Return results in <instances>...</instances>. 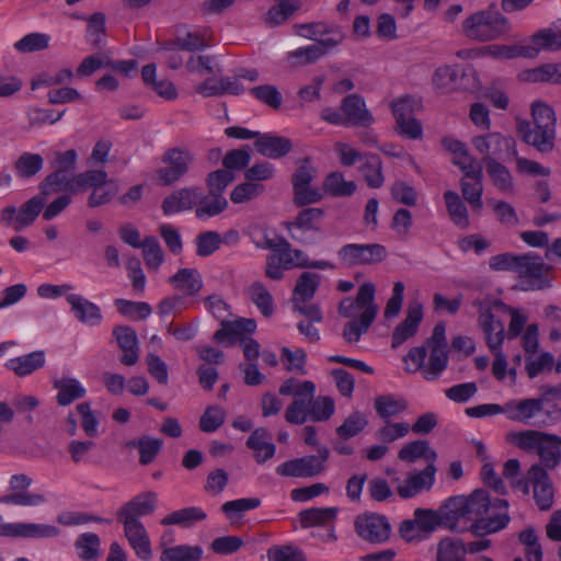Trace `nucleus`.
Wrapping results in <instances>:
<instances>
[{"label":"nucleus","mask_w":561,"mask_h":561,"mask_svg":"<svg viewBox=\"0 0 561 561\" xmlns=\"http://www.w3.org/2000/svg\"><path fill=\"white\" fill-rule=\"evenodd\" d=\"M486 173L493 185L502 193H514V179L511 171L500 161L492 160L485 164Z\"/></svg>","instance_id":"nucleus-42"},{"label":"nucleus","mask_w":561,"mask_h":561,"mask_svg":"<svg viewBox=\"0 0 561 561\" xmlns=\"http://www.w3.org/2000/svg\"><path fill=\"white\" fill-rule=\"evenodd\" d=\"M228 205L225 195L210 193L209 191L206 195H203L199 192L195 215L199 219L213 218L224 213L228 208Z\"/></svg>","instance_id":"nucleus-31"},{"label":"nucleus","mask_w":561,"mask_h":561,"mask_svg":"<svg viewBox=\"0 0 561 561\" xmlns=\"http://www.w3.org/2000/svg\"><path fill=\"white\" fill-rule=\"evenodd\" d=\"M447 211L453 222L461 229H467L470 225L467 207L460 196L454 191L444 193Z\"/></svg>","instance_id":"nucleus-45"},{"label":"nucleus","mask_w":561,"mask_h":561,"mask_svg":"<svg viewBox=\"0 0 561 561\" xmlns=\"http://www.w3.org/2000/svg\"><path fill=\"white\" fill-rule=\"evenodd\" d=\"M511 30L508 20L497 10L495 2L485 10L472 13L462 22V32L466 37L489 42L501 37Z\"/></svg>","instance_id":"nucleus-2"},{"label":"nucleus","mask_w":561,"mask_h":561,"mask_svg":"<svg viewBox=\"0 0 561 561\" xmlns=\"http://www.w3.org/2000/svg\"><path fill=\"white\" fill-rule=\"evenodd\" d=\"M336 507H312L301 511L298 517L302 528H310L333 523L336 519Z\"/></svg>","instance_id":"nucleus-36"},{"label":"nucleus","mask_w":561,"mask_h":561,"mask_svg":"<svg viewBox=\"0 0 561 561\" xmlns=\"http://www.w3.org/2000/svg\"><path fill=\"white\" fill-rule=\"evenodd\" d=\"M123 355L119 362L126 366H134L139 359V344L136 331L128 325H116L112 331Z\"/></svg>","instance_id":"nucleus-19"},{"label":"nucleus","mask_w":561,"mask_h":561,"mask_svg":"<svg viewBox=\"0 0 561 561\" xmlns=\"http://www.w3.org/2000/svg\"><path fill=\"white\" fill-rule=\"evenodd\" d=\"M271 439L270 431L265 427H259L251 433L245 442L247 447L253 450V457L259 465L272 459L276 453V446Z\"/></svg>","instance_id":"nucleus-23"},{"label":"nucleus","mask_w":561,"mask_h":561,"mask_svg":"<svg viewBox=\"0 0 561 561\" xmlns=\"http://www.w3.org/2000/svg\"><path fill=\"white\" fill-rule=\"evenodd\" d=\"M354 181H346L342 172L334 171L327 175L323 181V191L332 197H348L356 191Z\"/></svg>","instance_id":"nucleus-39"},{"label":"nucleus","mask_w":561,"mask_h":561,"mask_svg":"<svg viewBox=\"0 0 561 561\" xmlns=\"http://www.w3.org/2000/svg\"><path fill=\"white\" fill-rule=\"evenodd\" d=\"M117 311L127 318L133 320H145L151 312L152 308L148 302L144 301H131L123 298H118L114 301Z\"/></svg>","instance_id":"nucleus-58"},{"label":"nucleus","mask_w":561,"mask_h":561,"mask_svg":"<svg viewBox=\"0 0 561 561\" xmlns=\"http://www.w3.org/2000/svg\"><path fill=\"white\" fill-rule=\"evenodd\" d=\"M534 126L538 129L556 131L557 117L554 110L547 103L536 101L531 104Z\"/></svg>","instance_id":"nucleus-49"},{"label":"nucleus","mask_w":561,"mask_h":561,"mask_svg":"<svg viewBox=\"0 0 561 561\" xmlns=\"http://www.w3.org/2000/svg\"><path fill=\"white\" fill-rule=\"evenodd\" d=\"M543 409V399L510 400L503 404L505 416L513 422L530 424L531 419L537 416Z\"/></svg>","instance_id":"nucleus-17"},{"label":"nucleus","mask_w":561,"mask_h":561,"mask_svg":"<svg viewBox=\"0 0 561 561\" xmlns=\"http://www.w3.org/2000/svg\"><path fill=\"white\" fill-rule=\"evenodd\" d=\"M358 170L363 174L368 187L379 188L383 185L382 161L379 156L369 152L366 153Z\"/></svg>","instance_id":"nucleus-35"},{"label":"nucleus","mask_w":561,"mask_h":561,"mask_svg":"<svg viewBox=\"0 0 561 561\" xmlns=\"http://www.w3.org/2000/svg\"><path fill=\"white\" fill-rule=\"evenodd\" d=\"M69 172L53 171L39 184V192L47 197L53 193L69 192L77 194L75 186V175L69 176Z\"/></svg>","instance_id":"nucleus-30"},{"label":"nucleus","mask_w":561,"mask_h":561,"mask_svg":"<svg viewBox=\"0 0 561 561\" xmlns=\"http://www.w3.org/2000/svg\"><path fill=\"white\" fill-rule=\"evenodd\" d=\"M313 397L293 400L285 411L286 422L295 425L305 424L310 420V404Z\"/></svg>","instance_id":"nucleus-59"},{"label":"nucleus","mask_w":561,"mask_h":561,"mask_svg":"<svg viewBox=\"0 0 561 561\" xmlns=\"http://www.w3.org/2000/svg\"><path fill=\"white\" fill-rule=\"evenodd\" d=\"M255 329L256 322L253 319L241 318L234 321H222L221 328L214 334V340L220 343L228 337L253 333Z\"/></svg>","instance_id":"nucleus-38"},{"label":"nucleus","mask_w":561,"mask_h":561,"mask_svg":"<svg viewBox=\"0 0 561 561\" xmlns=\"http://www.w3.org/2000/svg\"><path fill=\"white\" fill-rule=\"evenodd\" d=\"M206 513L196 506L185 507L182 510L174 511L161 520V525H190L194 522L204 520Z\"/></svg>","instance_id":"nucleus-57"},{"label":"nucleus","mask_w":561,"mask_h":561,"mask_svg":"<svg viewBox=\"0 0 561 561\" xmlns=\"http://www.w3.org/2000/svg\"><path fill=\"white\" fill-rule=\"evenodd\" d=\"M435 463H427L423 470L410 471L398 484L396 491L402 500L412 499L424 491H430L435 483Z\"/></svg>","instance_id":"nucleus-13"},{"label":"nucleus","mask_w":561,"mask_h":561,"mask_svg":"<svg viewBox=\"0 0 561 561\" xmlns=\"http://www.w3.org/2000/svg\"><path fill=\"white\" fill-rule=\"evenodd\" d=\"M516 130L520 139L538 152L548 154L553 151L557 131L538 129L531 126L530 122L524 119L517 121Z\"/></svg>","instance_id":"nucleus-15"},{"label":"nucleus","mask_w":561,"mask_h":561,"mask_svg":"<svg viewBox=\"0 0 561 561\" xmlns=\"http://www.w3.org/2000/svg\"><path fill=\"white\" fill-rule=\"evenodd\" d=\"M124 535L136 556L144 561L152 558L151 542L144 524L123 525Z\"/></svg>","instance_id":"nucleus-26"},{"label":"nucleus","mask_w":561,"mask_h":561,"mask_svg":"<svg viewBox=\"0 0 561 561\" xmlns=\"http://www.w3.org/2000/svg\"><path fill=\"white\" fill-rule=\"evenodd\" d=\"M459 76H465L457 66H443L436 69L433 76V84L443 91H451L458 89L456 84Z\"/></svg>","instance_id":"nucleus-61"},{"label":"nucleus","mask_w":561,"mask_h":561,"mask_svg":"<svg viewBox=\"0 0 561 561\" xmlns=\"http://www.w3.org/2000/svg\"><path fill=\"white\" fill-rule=\"evenodd\" d=\"M377 414L388 421L390 417L396 416L408 408V402L402 398H396L391 394L378 396L374 403Z\"/></svg>","instance_id":"nucleus-47"},{"label":"nucleus","mask_w":561,"mask_h":561,"mask_svg":"<svg viewBox=\"0 0 561 561\" xmlns=\"http://www.w3.org/2000/svg\"><path fill=\"white\" fill-rule=\"evenodd\" d=\"M324 217L322 208H304L290 221L284 222L291 240L302 244L310 245L317 242V238L322 233L321 221Z\"/></svg>","instance_id":"nucleus-4"},{"label":"nucleus","mask_w":561,"mask_h":561,"mask_svg":"<svg viewBox=\"0 0 561 561\" xmlns=\"http://www.w3.org/2000/svg\"><path fill=\"white\" fill-rule=\"evenodd\" d=\"M476 179L467 180L461 179L460 186L463 198L471 205L474 210H481L482 204V178H480L479 170L474 172Z\"/></svg>","instance_id":"nucleus-56"},{"label":"nucleus","mask_w":561,"mask_h":561,"mask_svg":"<svg viewBox=\"0 0 561 561\" xmlns=\"http://www.w3.org/2000/svg\"><path fill=\"white\" fill-rule=\"evenodd\" d=\"M293 30L297 36L316 41L317 45H323L327 48H336L346 37L342 27L324 21L296 23Z\"/></svg>","instance_id":"nucleus-9"},{"label":"nucleus","mask_w":561,"mask_h":561,"mask_svg":"<svg viewBox=\"0 0 561 561\" xmlns=\"http://www.w3.org/2000/svg\"><path fill=\"white\" fill-rule=\"evenodd\" d=\"M552 273L553 267L546 264L540 255L534 252L520 255L516 274L522 290L536 291L551 288Z\"/></svg>","instance_id":"nucleus-3"},{"label":"nucleus","mask_w":561,"mask_h":561,"mask_svg":"<svg viewBox=\"0 0 561 561\" xmlns=\"http://www.w3.org/2000/svg\"><path fill=\"white\" fill-rule=\"evenodd\" d=\"M157 503L158 494L156 492L139 493L118 508L117 520L122 525L142 524L140 517L151 515L157 508Z\"/></svg>","instance_id":"nucleus-11"},{"label":"nucleus","mask_w":561,"mask_h":561,"mask_svg":"<svg viewBox=\"0 0 561 561\" xmlns=\"http://www.w3.org/2000/svg\"><path fill=\"white\" fill-rule=\"evenodd\" d=\"M423 319V308L420 304H411L408 307L405 319L396 327L391 335V346L397 348L409 337L416 334Z\"/></svg>","instance_id":"nucleus-21"},{"label":"nucleus","mask_w":561,"mask_h":561,"mask_svg":"<svg viewBox=\"0 0 561 561\" xmlns=\"http://www.w3.org/2000/svg\"><path fill=\"white\" fill-rule=\"evenodd\" d=\"M334 48H327L323 45L311 44L308 46L299 47L287 54V60L293 66H305L316 64L319 59L325 56Z\"/></svg>","instance_id":"nucleus-37"},{"label":"nucleus","mask_w":561,"mask_h":561,"mask_svg":"<svg viewBox=\"0 0 561 561\" xmlns=\"http://www.w3.org/2000/svg\"><path fill=\"white\" fill-rule=\"evenodd\" d=\"M267 12L262 16L263 22L270 27H276L287 22L301 7L299 0H274Z\"/></svg>","instance_id":"nucleus-28"},{"label":"nucleus","mask_w":561,"mask_h":561,"mask_svg":"<svg viewBox=\"0 0 561 561\" xmlns=\"http://www.w3.org/2000/svg\"><path fill=\"white\" fill-rule=\"evenodd\" d=\"M426 346L430 348V359L422 373L426 380L432 381L437 379L448 365V344L444 322H438L434 327L431 337L426 340Z\"/></svg>","instance_id":"nucleus-6"},{"label":"nucleus","mask_w":561,"mask_h":561,"mask_svg":"<svg viewBox=\"0 0 561 561\" xmlns=\"http://www.w3.org/2000/svg\"><path fill=\"white\" fill-rule=\"evenodd\" d=\"M106 16L103 12H94L87 19V42L100 48L106 36Z\"/></svg>","instance_id":"nucleus-51"},{"label":"nucleus","mask_w":561,"mask_h":561,"mask_svg":"<svg viewBox=\"0 0 561 561\" xmlns=\"http://www.w3.org/2000/svg\"><path fill=\"white\" fill-rule=\"evenodd\" d=\"M399 459L408 462H415L420 458H424L428 463H434L437 454L432 449L426 440H414L404 445L398 453Z\"/></svg>","instance_id":"nucleus-40"},{"label":"nucleus","mask_w":561,"mask_h":561,"mask_svg":"<svg viewBox=\"0 0 561 561\" xmlns=\"http://www.w3.org/2000/svg\"><path fill=\"white\" fill-rule=\"evenodd\" d=\"M325 466H321L313 455L295 458L280 463L276 468V473L280 477L311 478L324 471Z\"/></svg>","instance_id":"nucleus-18"},{"label":"nucleus","mask_w":561,"mask_h":561,"mask_svg":"<svg viewBox=\"0 0 561 561\" xmlns=\"http://www.w3.org/2000/svg\"><path fill=\"white\" fill-rule=\"evenodd\" d=\"M320 275L311 272H304L297 279L296 286L294 288V298L295 300L305 304L311 300L320 285Z\"/></svg>","instance_id":"nucleus-44"},{"label":"nucleus","mask_w":561,"mask_h":561,"mask_svg":"<svg viewBox=\"0 0 561 561\" xmlns=\"http://www.w3.org/2000/svg\"><path fill=\"white\" fill-rule=\"evenodd\" d=\"M528 479L538 508L549 511L554 503V488L548 472L541 466L531 465L528 469Z\"/></svg>","instance_id":"nucleus-14"},{"label":"nucleus","mask_w":561,"mask_h":561,"mask_svg":"<svg viewBox=\"0 0 561 561\" xmlns=\"http://www.w3.org/2000/svg\"><path fill=\"white\" fill-rule=\"evenodd\" d=\"M247 294L264 317H270L273 313V297L261 282L250 285Z\"/></svg>","instance_id":"nucleus-54"},{"label":"nucleus","mask_w":561,"mask_h":561,"mask_svg":"<svg viewBox=\"0 0 561 561\" xmlns=\"http://www.w3.org/2000/svg\"><path fill=\"white\" fill-rule=\"evenodd\" d=\"M54 388L58 390L56 400L60 407H66L77 399L85 396L87 390L75 378H61L54 381Z\"/></svg>","instance_id":"nucleus-34"},{"label":"nucleus","mask_w":561,"mask_h":561,"mask_svg":"<svg viewBox=\"0 0 561 561\" xmlns=\"http://www.w3.org/2000/svg\"><path fill=\"white\" fill-rule=\"evenodd\" d=\"M169 282L186 296L196 295L203 287L202 275L196 268H181L169 278Z\"/></svg>","instance_id":"nucleus-29"},{"label":"nucleus","mask_w":561,"mask_h":561,"mask_svg":"<svg viewBox=\"0 0 561 561\" xmlns=\"http://www.w3.org/2000/svg\"><path fill=\"white\" fill-rule=\"evenodd\" d=\"M50 36L45 33H30L14 43V49L22 54L42 51L49 47Z\"/></svg>","instance_id":"nucleus-60"},{"label":"nucleus","mask_w":561,"mask_h":561,"mask_svg":"<svg viewBox=\"0 0 561 561\" xmlns=\"http://www.w3.org/2000/svg\"><path fill=\"white\" fill-rule=\"evenodd\" d=\"M478 320L481 329L485 334L490 351H499L503 344L505 335L503 322L495 320V317L490 308L481 310Z\"/></svg>","instance_id":"nucleus-25"},{"label":"nucleus","mask_w":561,"mask_h":561,"mask_svg":"<svg viewBox=\"0 0 561 561\" xmlns=\"http://www.w3.org/2000/svg\"><path fill=\"white\" fill-rule=\"evenodd\" d=\"M44 365L45 352L34 351L26 355L11 358L7 364V367L11 369L16 376L24 377L42 368Z\"/></svg>","instance_id":"nucleus-32"},{"label":"nucleus","mask_w":561,"mask_h":561,"mask_svg":"<svg viewBox=\"0 0 561 561\" xmlns=\"http://www.w3.org/2000/svg\"><path fill=\"white\" fill-rule=\"evenodd\" d=\"M45 203L46 197L41 192L25 202L18 210L14 230L21 231L31 226L42 211Z\"/></svg>","instance_id":"nucleus-33"},{"label":"nucleus","mask_w":561,"mask_h":561,"mask_svg":"<svg viewBox=\"0 0 561 561\" xmlns=\"http://www.w3.org/2000/svg\"><path fill=\"white\" fill-rule=\"evenodd\" d=\"M198 198V187H183L164 197L161 208L165 216L174 215L196 207Z\"/></svg>","instance_id":"nucleus-20"},{"label":"nucleus","mask_w":561,"mask_h":561,"mask_svg":"<svg viewBox=\"0 0 561 561\" xmlns=\"http://www.w3.org/2000/svg\"><path fill=\"white\" fill-rule=\"evenodd\" d=\"M547 433L535 431V430H525L519 432H508L506 433V442L515 445L519 449L530 453L534 450H538L539 445Z\"/></svg>","instance_id":"nucleus-41"},{"label":"nucleus","mask_w":561,"mask_h":561,"mask_svg":"<svg viewBox=\"0 0 561 561\" xmlns=\"http://www.w3.org/2000/svg\"><path fill=\"white\" fill-rule=\"evenodd\" d=\"M317 175V169L311 165L310 159H304L302 163L297 168L291 176L294 190V203L301 207L309 204L318 203L323 195L319 188L312 187L310 184Z\"/></svg>","instance_id":"nucleus-8"},{"label":"nucleus","mask_w":561,"mask_h":561,"mask_svg":"<svg viewBox=\"0 0 561 561\" xmlns=\"http://www.w3.org/2000/svg\"><path fill=\"white\" fill-rule=\"evenodd\" d=\"M161 160L167 167L157 171L158 179L163 185H172L188 172L195 157L185 147H174L165 150Z\"/></svg>","instance_id":"nucleus-7"},{"label":"nucleus","mask_w":561,"mask_h":561,"mask_svg":"<svg viewBox=\"0 0 561 561\" xmlns=\"http://www.w3.org/2000/svg\"><path fill=\"white\" fill-rule=\"evenodd\" d=\"M368 424L367 419L359 411L352 412L336 428V434L342 439H350L360 433Z\"/></svg>","instance_id":"nucleus-64"},{"label":"nucleus","mask_w":561,"mask_h":561,"mask_svg":"<svg viewBox=\"0 0 561 561\" xmlns=\"http://www.w3.org/2000/svg\"><path fill=\"white\" fill-rule=\"evenodd\" d=\"M66 300L79 322L91 327L99 325L102 322L101 309L94 302L77 294L68 295Z\"/></svg>","instance_id":"nucleus-22"},{"label":"nucleus","mask_w":561,"mask_h":561,"mask_svg":"<svg viewBox=\"0 0 561 561\" xmlns=\"http://www.w3.org/2000/svg\"><path fill=\"white\" fill-rule=\"evenodd\" d=\"M129 445L138 449L140 465L147 466L156 459L162 449L163 442L162 439L145 435L136 442H130Z\"/></svg>","instance_id":"nucleus-55"},{"label":"nucleus","mask_w":561,"mask_h":561,"mask_svg":"<svg viewBox=\"0 0 561 561\" xmlns=\"http://www.w3.org/2000/svg\"><path fill=\"white\" fill-rule=\"evenodd\" d=\"M386 256V248L378 243H350L337 251L340 262L347 267L377 264L382 262Z\"/></svg>","instance_id":"nucleus-10"},{"label":"nucleus","mask_w":561,"mask_h":561,"mask_svg":"<svg viewBox=\"0 0 561 561\" xmlns=\"http://www.w3.org/2000/svg\"><path fill=\"white\" fill-rule=\"evenodd\" d=\"M537 455L540 459L536 466H541L548 470H554L561 463V437L554 434H548L542 439Z\"/></svg>","instance_id":"nucleus-27"},{"label":"nucleus","mask_w":561,"mask_h":561,"mask_svg":"<svg viewBox=\"0 0 561 561\" xmlns=\"http://www.w3.org/2000/svg\"><path fill=\"white\" fill-rule=\"evenodd\" d=\"M508 522L510 516L506 512L497 513L488 518L482 516L472 523L470 530L473 535L482 537L504 529Z\"/></svg>","instance_id":"nucleus-46"},{"label":"nucleus","mask_w":561,"mask_h":561,"mask_svg":"<svg viewBox=\"0 0 561 561\" xmlns=\"http://www.w3.org/2000/svg\"><path fill=\"white\" fill-rule=\"evenodd\" d=\"M468 500V519L476 520L486 514L491 507L489 493L484 490H474Z\"/></svg>","instance_id":"nucleus-62"},{"label":"nucleus","mask_w":561,"mask_h":561,"mask_svg":"<svg viewBox=\"0 0 561 561\" xmlns=\"http://www.w3.org/2000/svg\"><path fill=\"white\" fill-rule=\"evenodd\" d=\"M341 111L344 113L346 125L354 127H369L374 123V116L366 107L365 100L358 94H348L341 102Z\"/></svg>","instance_id":"nucleus-16"},{"label":"nucleus","mask_w":561,"mask_h":561,"mask_svg":"<svg viewBox=\"0 0 561 561\" xmlns=\"http://www.w3.org/2000/svg\"><path fill=\"white\" fill-rule=\"evenodd\" d=\"M445 524L451 525L460 518L468 519V500L467 496H453L439 510Z\"/></svg>","instance_id":"nucleus-53"},{"label":"nucleus","mask_w":561,"mask_h":561,"mask_svg":"<svg viewBox=\"0 0 561 561\" xmlns=\"http://www.w3.org/2000/svg\"><path fill=\"white\" fill-rule=\"evenodd\" d=\"M472 145L482 154L484 165L492 160H507L517 156L516 140L497 131L473 137Z\"/></svg>","instance_id":"nucleus-5"},{"label":"nucleus","mask_w":561,"mask_h":561,"mask_svg":"<svg viewBox=\"0 0 561 561\" xmlns=\"http://www.w3.org/2000/svg\"><path fill=\"white\" fill-rule=\"evenodd\" d=\"M375 285L364 283L355 298L346 297L339 304V314L351 319L343 329V337L348 343H356L375 321L378 307L375 304Z\"/></svg>","instance_id":"nucleus-1"},{"label":"nucleus","mask_w":561,"mask_h":561,"mask_svg":"<svg viewBox=\"0 0 561 561\" xmlns=\"http://www.w3.org/2000/svg\"><path fill=\"white\" fill-rule=\"evenodd\" d=\"M203 549L199 546L179 545L164 548L160 561H201Z\"/></svg>","instance_id":"nucleus-48"},{"label":"nucleus","mask_w":561,"mask_h":561,"mask_svg":"<svg viewBox=\"0 0 561 561\" xmlns=\"http://www.w3.org/2000/svg\"><path fill=\"white\" fill-rule=\"evenodd\" d=\"M255 150L264 157L279 159L285 157L293 148L291 140L287 137L271 134H259L254 142Z\"/></svg>","instance_id":"nucleus-24"},{"label":"nucleus","mask_w":561,"mask_h":561,"mask_svg":"<svg viewBox=\"0 0 561 561\" xmlns=\"http://www.w3.org/2000/svg\"><path fill=\"white\" fill-rule=\"evenodd\" d=\"M44 165V158L39 153L23 152L13 163L15 174L20 179L35 176Z\"/></svg>","instance_id":"nucleus-43"},{"label":"nucleus","mask_w":561,"mask_h":561,"mask_svg":"<svg viewBox=\"0 0 561 561\" xmlns=\"http://www.w3.org/2000/svg\"><path fill=\"white\" fill-rule=\"evenodd\" d=\"M13 537L51 538L58 536L60 530L51 525L16 523L13 524Z\"/></svg>","instance_id":"nucleus-52"},{"label":"nucleus","mask_w":561,"mask_h":561,"mask_svg":"<svg viewBox=\"0 0 561 561\" xmlns=\"http://www.w3.org/2000/svg\"><path fill=\"white\" fill-rule=\"evenodd\" d=\"M100 538L94 533L81 534L75 542L78 557L83 561H96L100 557Z\"/></svg>","instance_id":"nucleus-50"},{"label":"nucleus","mask_w":561,"mask_h":561,"mask_svg":"<svg viewBox=\"0 0 561 561\" xmlns=\"http://www.w3.org/2000/svg\"><path fill=\"white\" fill-rule=\"evenodd\" d=\"M354 527L362 539L371 543L386 542L391 534V525L388 518L376 513L357 516Z\"/></svg>","instance_id":"nucleus-12"},{"label":"nucleus","mask_w":561,"mask_h":561,"mask_svg":"<svg viewBox=\"0 0 561 561\" xmlns=\"http://www.w3.org/2000/svg\"><path fill=\"white\" fill-rule=\"evenodd\" d=\"M222 238L217 231H204L196 236V254L201 257H207L214 254L221 245Z\"/></svg>","instance_id":"nucleus-63"}]
</instances>
